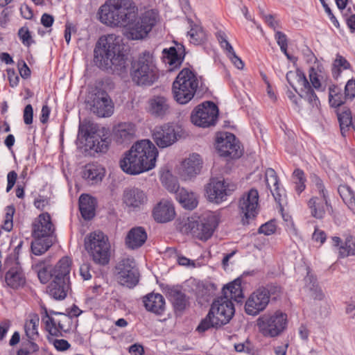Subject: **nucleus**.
I'll return each instance as SVG.
<instances>
[{
	"instance_id": "f257e3e1",
	"label": "nucleus",
	"mask_w": 355,
	"mask_h": 355,
	"mask_svg": "<svg viewBox=\"0 0 355 355\" xmlns=\"http://www.w3.org/2000/svg\"><path fill=\"white\" fill-rule=\"evenodd\" d=\"M100 21L112 27H125L128 37L140 40L146 37L156 24L157 14L146 11L138 17V8L132 0H107L98 12Z\"/></svg>"
},
{
	"instance_id": "f03ea898",
	"label": "nucleus",
	"mask_w": 355,
	"mask_h": 355,
	"mask_svg": "<svg viewBox=\"0 0 355 355\" xmlns=\"http://www.w3.org/2000/svg\"><path fill=\"white\" fill-rule=\"evenodd\" d=\"M94 54V61L101 69L118 74L125 71V55L121 51L120 39L115 34L101 36L96 44Z\"/></svg>"
},
{
	"instance_id": "7ed1b4c3",
	"label": "nucleus",
	"mask_w": 355,
	"mask_h": 355,
	"mask_svg": "<svg viewBox=\"0 0 355 355\" xmlns=\"http://www.w3.org/2000/svg\"><path fill=\"white\" fill-rule=\"evenodd\" d=\"M158 150L147 139L137 141L127 151L120 160V167L130 175H138L155 166Z\"/></svg>"
},
{
	"instance_id": "20e7f679",
	"label": "nucleus",
	"mask_w": 355,
	"mask_h": 355,
	"mask_svg": "<svg viewBox=\"0 0 355 355\" xmlns=\"http://www.w3.org/2000/svg\"><path fill=\"white\" fill-rule=\"evenodd\" d=\"M31 251L35 255L46 252L56 241L55 227L48 213H43L35 219L32 225Z\"/></svg>"
},
{
	"instance_id": "39448f33",
	"label": "nucleus",
	"mask_w": 355,
	"mask_h": 355,
	"mask_svg": "<svg viewBox=\"0 0 355 355\" xmlns=\"http://www.w3.org/2000/svg\"><path fill=\"white\" fill-rule=\"evenodd\" d=\"M234 307L231 300L218 297L212 302L207 316L197 327L199 332H205L210 328L218 329L230 322L234 314Z\"/></svg>"
},
{
	"instance_id": "423d86ee",
	"label": "nucleus",
	"mask_w": 355,
	"mask_h": 355,
	"mask_svg": "<svg viewBox=\"0 0 355 355\" xmlns=\"http://www.w3.org/2000/svg\"><path fill=\"white\" fill-rule=\"evenodd\" d=\"M130 75L132 82L138 86H150L158 78L157 69L152 53L145 51L131 63Z\"/></svg>"
},
{
	"instance_id": "0eeeda50",
	"label": "nucleus",
	"mask_w": 355,
	"mask_h": 355,
	"mask_svg": "<svg viewBox=\"0 0 355 355\" xmlns=\"http://www.w3.org/2000/svg\"><path fill=\"white\" fill-rule=\"evenodd\" d=\"M218 220L216 216L211 212H206L200 217L191 216L184 219L180 223V231L191 234L193 236L207 241L213 234Z\"/></svg>"
},
{
	"instance_id": "6e6552de",
	"label": "nucleus",
	"mask_w": 355,
	"mask_h": 355,
	"mask_svg": "<svg viewBox=\"0 0 355 355\" xmlns=\"http://www.w3.org/2000/svg\"><path fill=\"white\" fill-rule=\"evenodd\" d=\"M198 87V80L196 75L188 68L183 69L173 83L174 99L180 104H186L190 101Z\"/></svg>"
},
{
	"instance_id": "1a4fd4ad",
	"label": "nucleus",
	"mask_w": 355,
	"mask_h": 355,
	"mask_svg": "<svg viewBox=\"0 0 355 355\" xmlns=\"http://www.w3.org/2000/svg\"><path fill=\"white\" fill-rule=\"evenodd\" d=\"M85 248L96 263L105 266L109 263L110 245L103 232H94L87 235L85 238Z\"/></svg>"
},
{
	"instance_id": "9d476101",
	"label": "nucleus",
	"mask_w": 355,
	"mask_h": 355,
	"mask_svg": "<svg viewBox=\"0 0 355 355\" xmlns=\"http://www.w3.org/2000/svg\"><path fill=\"white\" fill-rule=\"evenodd\" d=\"M103 130L98 129L96 124L83 120L80 122L78 138L85 141V146L96 152H105L108 148L107 137H103Z\"/></svg>"
},
{
	"instance_id": "9b49d317",
	"label": "nucleus",
	"mask_w": 355,
	"mask_h": 355,
	"mask_svg": "<svg viewBox=\"0 0 355 355\" xmlns=\"http://www.w3.org/2000/svg\"><path fill=\"white\" fill-rule=\"evenodd\" d=\"M286 80L290 85L298 94L300 98L306 101L311 108H318L320 101L304 73L300 69L290 71L286 73Z\"/></svg>"
},
{
	"instance_id": "f8f14e48",
	"label": "nucleus",
	"mask_w": 355,
	"mask_h": 355,
	"mask_svg": "<svg viewBox=\"0 0 355 355\" xmlns=\"http://www.w3.org/2000/svg\"><path fill=\"white\" fill-rule=\"evenodd\" d=\"M287 315L280 311L273 314H265L257 320L259 331L265 336L275 337L286 327Z\"/></svg>"
},
{
	"instance_id": "ddd939ff",
	"label": "nucleus",
	"mask_w": 355,
	"mask_h": 355,
	"mask_svg": "<svg viewBox=\"0 0 355 355\" xmlns=\"http://www.w3.org/2000/svg\"><path fill=\"white\" fill-rule=\"evenodd\" d=\"M87 103L90 111L98 117H110L114 113V103L103 89H96L91 92Z\"/></svg>"
},
{
	"instance_id": "4468645a",
	"label": "nucleus",
	"mask_w": 355,
	"mask_h": 355,
	"mask_svg": "<svg viewBox=\"0 0 355 355\" xmlns=\"http://www.w3.org/2000/svg\"><path fill=\"white\" fill-rule=\"evenodd\" d=\"M218 115V107L214 103L207 101L194 108L191 114V121L196 126L208 128L216 124Z\"/></svg>"
},
{
	"instance_id": "2eb2a0df",
	"label": "nucleus",
	"mask_w": 355,
	"mask_h": 355,
	"mask_svg": "<svg viewBox=\"0 0 355 355\" xmlns=\"http://www.w3.org/2000/svg\"><path fill=\"white\" fill-rule=\"evenodd\" d=\"M116 279L124 286L132 288L139 282V271L132 258L123 259L116 266Z\"/></svg>"
},
{
	"instance_id": "dca6fc26",
	"label": "nucleus",
	"mask_w": 355,
	"mask_h": 355,
	"mask_svg": "<svg viewBox=\"0 0 355 355\" xmlns=\"http://www.w3.org/2000/svg\"><path fill=\"white\" fill-rule=\"evenodd\" d=\"M236 188L234 184L227 183L224 180L212 178L206 187V192L210 201L220 203Z\"/></svg>"
},
{
	"instance_id": "f3484780",
	"label": "nucleus",
	"mask_w": 355,
	"mask_h": 355,
	"mask_svg": "<svg viewBox=\"0 0 355 355\" xmlns=\"http://www.w3.org/2000/svg\"><path fill=\"white\" fill-rule=\"evenodd\" d=\"M239 207L243 215V223L248 224L250 219L254 218L258 214L259 193L256 189H250L239 200Z\"/></svg>"
},
{
	"instance_id": "a211bd4d",
	"label": "nucleus",
	"mask_w": 355,
	"mask_h": 355,
	"mask_svg": "<svg viewBox=\"0 0 355 355\" xmlns=\"http://www.w3.org/2000/svg\"><path fill=\"white\" fill-rule=\"evenodd\" d=\"M216 149L220 156L230 159L239 158L242 154L240 146L232 133H225L217 138Z\"/></svg>"
},
{
	"instance_id": "6ab92c4d",
	"label": "nucleus",
	"mask_w": 355,
	"mask_h": 355,
	"mask_svg": "<svg viewBox=\"0 0 355 355\" xmlns=\"http://www.w3.org/2000/svg\"><path fill=\"white\" fill-rule=\"evenodd\" d=\"M179 137H180L179 128L169 124L156 127L153 131L154 141L162 148L171 146Z\"/></svg>"
},
{
	"instance_id": "aec40b11",
	"label": "nucleus",
	"mask_w": 355,
	"mask_h": 355,
	"mask_svg": "<svg viewBox=\"0 0 355 355\" xmlns=\"http://www.w3.org/2000/svg\"><path fill=\"white\" fill-rule=\"evenodd\" d=\"M269 303L265 289L261 287L255 290L248 298L245 311L248 315H257L264 311Z\"/></svg>"
},
{
	"instance_id": "412c9836",
	"label": "nucleus",
	"mask_w": 355,
	"mask_h": 355,
	"mask_svg": "<svg viewBox=\"0 0 355 355\" xmlns=\"http://www.w3.org/2000/svg\"><path fill=\"white\" fill-rule=\"evenodd\" d=\"M202 159L200 155L191 153L181 163L180 173L184 178H192L200 172Z\"/></svg>"
},
{
	"instance_id": "4be33fe9",
	"label": "nucleus",
	"mask_w": 355,
	"mask_h": 355,
	"mask_svg": "<svg viewBox=\"0 0 355 355\" xmlns=\"http://www.w3.org/2000/svg\"><path fill=\"white\" fill-rule=\"evenodd\" d=\"M265 181L267 187L270 189L275 200L279 205L286 196L285 190L279 186V180L275 171L268 168L265 172Z\"/></svg>"
},
{
	"instance_id": "5701e85b",
	"label": "nucleus",
	"mask_w": 355,
	"mask_h": 355,
	"mask_svg": "<svg viewBox=\"0 0 355 355\" xmlns=\"http://www.w3.org/2000/svg\"><path fill=\"white\" fill-rule=\"evenodd\" d=\"M149 113L157 118H163L171 112L169 99L164 96H153L148 101Z\"/></svg>"
},
{
	"instance_id": "b1692460",
	"label": "nucleus",
	"mask_w": 355,
	"mask_h": 355,
	"mask_svg": "<svg viewBox=\"0 0 355 355\" xmlns=\"http://www.w3.org/2000/svg\"><path fill=\"white\" fill-rule=\"evenodd\" d=\"M153 216L154 219L158 223L171 221L175 216L173 203L167 200H162L154 207Z\"/></svg>"
},
{
	"instance_id": "393cba45",
	"label": "nucleus",
	"mask_w": 355,
	"mask_h": 355,
	"mask_svg": "<svg viewBox=\"0 0 355 355\" xmlns=\"http://www.w3.org/2000/svg\"><path fill=\"white\" fill-rule=\"evenodd\" d=\"M147 200L146 193L138 188H128L123 192V202L128 207L139 209L147 202Z\"/></svg>"
},
{
	"instance_id": "a878e982",
	"label": "nucleus",
	"mask_w": 355,
	"mask_h": 355,
	"mask_svg": "<svg viewBox=\"0 0 355 355\" xmlns=\"http://www.w3.org/2000/svg\"><path fill=\"white\" fill-rule=\"evenodd\" d=\"M5 281L8 286L13 289H17L25 284V275L18 263H15L6 273Z\"/></svg>"
},
{
	"instance_id": "bb28decb",
	"label": "nucleus",
	"mask_w": 355,
	"mask_h": 355,
	"mask_svg": "<svg viewBox=\"0 0 355 355\" xmlns=\"http://www.w3.org/2000/svg\"><path fill=\"white\" fill-rule=\"evenodd\" d=\"M147 239V233L142 227L132 228L128 233L125 238V243L130 249L140 248Z\"/></svg>"
},
{
	"instance_id": "cd10ccee",
	"label": "nucleus",
	"mask_w": 355,
	"mask_h": 355,
	"mask_svg": "<svg viewBox=\"0 0 355 355\" xmlns=\"http://www.w3.org/2000/svg\"><path fill=\"white\" fill-rule=\"evenodd\" d=\"M69 290V282L59 279H53L46 288V292L55 300H61L66 297Z\"/></svg>"
},
{
	"instance_id": "c85d7f7f",
	"label": "nucleus",
	"mask_w": 355,
	"mask_h": 355,
	"mask_svg": "<svg viewBox=\"0 0 355 355\" xmlns=\"http://www.w3.org/2000/svg\"><path fill=\"white\" fill-rule=\"evenodd\" d=\"M184 46H181L178 49L175 47H170L169 49H164L163 50V59L164 62L168 64L172 68H175L180 66L184 59Z\"/></svg>"
},
{
	"instance_id": "c756f323",
	"label": "nucleus",
	"mask_w": 355,
	"mask_h": 355,
	"mask_svg": "<svg viewBox=\"0 0 355 355\" xmlns=\"http://www.w3.org/2000/svg\"><path fill=\"white\" fill-rule=\"evenodd\" d=\"M104 175L105 169L97 164H87L83 171V178L91 184L101 182Z\"/></svg>"
},
{
	"instance_id": "7c9ffc66",
	"label": "nucleus",
	"mask_w": 355,
	"mask_h": 355,
	"mask_svg": "<svg viewBox=\"0 0 355 355\" xmlns=\"http://www.w3.org/2000/svg\"><path fill=\"white\" fill-rule=\"evenodd\" d=\"M146 309L156 314H161L165 307L163 296L159 293H150L144 298Z\"/></svg>"
},
{
	"instance_id": "2f4dec72",
	"label": "nucleus",
	"mask_w": 355,
	"mask_h": 355,
	"mask_svg": "<svg viewBox=\"0 0 355 355\" xmlns=\"http://www.w3.org/2000/svg\"><path fill=\"white\" fill-rule=\"evenodd\" d=\"M96 200L88 194H82L79 198V209L85 220H90L95 215Z\"/></svg>"
},
{
	"instance_id": "473e14b6",
	"label": "nucleus",
	"mask_w": 355,
	"mask_h": 355,
	"mask_svg": "<svg viewBox=\"0 0 355 355\" xmlns=\"http://www.w3.org/2000/svg\"><path fill=\"white\" fill-rule=\"evenodd\" d=\"M135 135V126L132 123H119L114 129V135L117 142L130 141Z\"/></svg>"
},
{
	"instance_id": "72a5a7b5",
	"label": "nucleus",
	"mask_w": 355,
	"mask_h": 355,
	"mask_svg": "<svg viewBox=\"0 0 355 355\" xmlns=\"http://www.w3.org/2000/svg\"><path fill=\"white\" fill-rule=\"evenodd\" d=\"M220 297H226L227 300H234L241 302L243 298V294L241 289V280L236 279L232 282L228 284L223 288V295Z\"/></svg>"
},
{
	"instance_id": "f704fd0d",
	"label": "nucleus",
	"mask_w": 355,
	"mask_h": 355,
	"mask_svg": "<svg viewBox=\"0 0 355 355\" xmlns=\"http://www.w3.org/2000/svg\"><path fill=\"white\" fill-rule=\"evenodd\" d=\"M308 206L313 217L322 219L325 214V207H331L329 205L328 199L313 197L308 202Z\"/></svg>"
},
{
	"instance_id": "c9c22d12",
	"label": "nucleus",
	"mask_w": 355,
	"mask_h": 355,
	"mask_svg": "<svg viewBox=\"0 0 355 355\" xmlns=\"http://www.w3.org/2000/svg\"><path fill=\"white\" fill-rule=\"evenodd\" d=\"M70 266V260L68 257L61 259L52 268L53 279H59V280L69 282Z\"/></svg>"
},
{
	"instance_id": "e433bc0d",
	"label": "nucleus",
	"mask_w": 355,
	"mask_h": 355,
	"mask_svg": "<svg viewBox=\"0 0 355 355\" xmlns=\"http://www.w3.org/2000/svg\"><path fill=\"white\" fill-rule=\"evenodd\" d=\"M176 199L183 207L189 210L195 209L198 203L196 194L184 188H181L177 193Z\"/></svg>"
},
{
	"instance_id": "4c0bfd02",
	"label": "nucleus",
	"mask_w": 355,
	"mask_h": 355,
	"mask_svg": "<svg viewBox=\"0 0 355 355\" xmlns=\"http://www.w3.org/2000/svg\"><path fill=\"white\" fill-rule=\"evenodd\" d=\"M167 293L176 311H182L186 308L187 299L185 294L181 291L173 287L168 288Z\"/></svg>"
},
{
	"instance_id": "58836bf2",
	"label": "nucleus",
	"mask_w": 355,
	"mask_h": 355,
	"mask_svg": "<svg viewBox=\"0 0 355 355\" xmlns=\"http://www.w3.org/2000/svg\"><path fill=\"white\" fill-rule=\"evenodd\" d=\"M33 269L37 272V277L42 284H46L50 278L53 279L52 268L46 260L39 261L33 265Z\"/></svg>"
},
{
	"instance_id": "ea45409f",
	"label": "nucleus",
	"mask_w": 355,
	"mask_h": 355,
	"mask_svg": "<svg viewBox=\"0 0 355 355\" xmlns=\"http://www.w3.org/2000/svg\"><path fill=\"white\" fill-rule=\"evenodd\" d=\"M190 30L187 35L190 37V42L196 45L201 44L207 40V34L203 28L194 24L191 19H189Z\"/></svg>"
},
{
	"instance_id": "a19ab883",
	"label": "nucleus",
	"mask_w": 355,
	"mask_h": 355,
	"mask_svg": "<svg viewBox=\"0 0 355 355\" xmlns=\"http://www.w3.org/2000/svg\"><path fill=\"white\" fill-rule=\"evenodd\" d=\"M338 192L348 208L355 214V194L350 187L341 184L338 188Z\"/></svg>"
},
{
	"instance_id": "79ce46f5",
	"label": "nucleus",
	"mask_w": 355,
	"mask_h": 355,
	"mask_svg": "<svg viewBox=\"0 0 355 355\" xmlns=\"http://www.w3.org/2000/svg\"><path fill=\"white\" fill-rule=\"evenodd\" d=\"M337 115L340 123L341 134L343 137H345L346 133L349 130L351 125H353L351 111L349 109L344 107L341 111L338 112Z\"/></svg>"
},
{
	"instance_id": "37998d69",
	"label": "nucleus",
	"mask_w": 355,
	"mask_h": 355,
	"mask_svg": "<svg viewBox=\"0 0 355 355\" xmlns=\"http://www.w3.org/2000/svg\"><path fill=\"white\" fill-rule=\"evenodd\" d=\"M304 281L305 288L310 292L311 296L314 299L321 300L324 297V295L318 285L315 277L308 273Z\"/></svg>"
},
{
	"instance_id": "c03bdc74",
	"label": "nucleus",
	"mask_w": 355,
	"mask_h": 355,
	"mask_svg": "<svg viewBox=\"0 0 355 355\" xmlns=\"http://www.w3.org/2000/svg\"><path fill=\"white\" fill-rule=\"evenodd\" d=\"M329 103L332 107H339L341 105L344 104L345 100L347 98H349V97L346 96L345 92L343 94L341 92V89L335 85L329 87Z\"/></svg>"
},
{
	"instance_id": "a18cd8bd",
	"label": "nucleus",
	"mask_w": 355,
	"mask_h": 355,
	"mask_svg": "<svg viewBox=\"0 0 355 355\" xmlns=\"http://www.w3.org/2000/svg\"><path fill=\"white\" fill-rule=\"evenodd\" d=\"M39 323V317L37 315H33L29 320L24 324V330L28 339L35 340L38 336L37 326Z\"/></svg>"
},
{
	"instance_id": "49530a36",
	"label": "nucleus",
	"mask_w": 355,
	"mask_h": 355,
	"mask_svg": "<svg viewBox=\"0 0 355 355\" xmlns=\"http://www.w3.org/2000/svg\"><path fill=\"white\" fill-rule=\"evenodd\" d=\"M339 254L340 257H347L355 255V238L349 236L347 237L345 245L339 248Z\"/></svg>"
},
{
	"instance_id": "de8ad7c7",
	"label": "nucleus",
	"mask_w": 355,
	"mask_h": 355,
	"mask_svg": "<svg viewBox=\"0 0 355 355\" xmlns=\"http://www.w3.org/2000/svg\"><path fill=\"white\" fill-rule=\"evenodd\" d=\"M350 67V64L348 61L340 55H337L336 60L334 62V69L332 73L334 77H338L341 71V69H347Z\"/></svg>"
},
{
	"instance_id": "09e8293b",
	"label": "nucleus",
	"mask_w": 355,
	"mask_h": 355,
	"mask_svg": "<svg viewBox=\"0 0 355 355\" xmlns=\"http://www.w3.org/2000/svg\"><path fill=\"white\" fill-rule=\"evenodd\" d=\"M293 178L294 179L295 184H296V191L300 193L305 189V177L303 171L300 168H297L293 173Z\"/></svg>"
},
{
	"instance_id": "8fccbe9b",
	"label": "nucleus",
	"mask_w": 355,
	"mask_h": 355,
	"mask_svg": "<svg viewBox=\"0 0 355 355\" xmlns=\"http://www.w3.org/2000/svg\"><path fill=\"white\" fill-rule=\"evenodd\" d=\"M162 182L168 191L175 193L176 197L177 193L181 189L179 187L177 180L173 176L169 175L168 177L162 178Z\"/></svg>"
},
{
	"instance_id": "3c124183",
	"label": "nucleus",
	"mask_w": 355,
	"mask_h": 355,
	"mask_svg": "<svg viewBox=\"0 0 355 355\" xmlns=\"http://www.w3.org/2000/svg\"><path fill=\"white\" fill-rule=\"evenodd\" d=\"M46 324V329L51 336H62L61 332L59 331V329H57V321L52 317L49 316L44 321Z\"/></svg>"
},
{
	"instance_id": "603ef678",
	"label": "nucleus",
	"mask_w": 355,
	"mask_h": 355,
	"mask_svg": "<svg viewBox=\"0 0 355 355\" xmlns=\"http://www.w3.org/2000/svg\"><path fill=\"white\" fill-rule=\"evenodd\" d=\"M60 316L61 318L57 321V329H59L60 332H67L69 330L71 318L64 313L60 314Z\"/></svg>"
},
{
	"instance_id": "864d4df0",
	"label": "nucleus",
	"mask_w": 355,
	"mask_h": 355,
	"mask_svg": "<svg viewBox=\"0 0 355 355\" xmlns=\"http://www.w3.org/2000/svg\"><path fill=\"white\" fill-rule=\"evenodd\" d=\"M14 213L15 208L13 206H8L6 207V219L3 228L8 232H10L12 228V217Z\"/></svg>"
},
{
	"instance_id": "5fc2aeb1",
	"label": "nucleus",
	"mask_w": 355,
	"mask_h": 355,
	"mask_svg": "<svg viewBox=\"0 0 355 355\" xmlns=\"http://www.w3.org/2000/svg\"><path fill=\"white\" fill-rule=\"evenodd\" d=\"M18 36L21 40V42L27 46H29L33 42L31 33L27 27H21L18 31Z\"/></svg>"
},
{
	"instance_id": "6e6d98bb",
	"label": "nucleus",
	"mask_w": 355,
	"mask_h": 355,
	"mask_svg": "<svg viewBox=\"0 0 355 355\" xmlns=\"http://www.w3.org/2000/svg\"><path fill=\"white\" fill-rule=\"evenodd\" d=\"M261 288L265 289L266 296L269 300L270 297L275 299L282 292L281 287L275 284H268Z\"/></svg>"
},
{
	"instance_id": "4d7b16f0",
	"label": "nucleus",
	"mask_w": 355,
	"mask_h": 355,
	"mask_svg": "<svg viewBox=\"0 0 355 355\" xmlns=\"http://www.w3.org/2000/svg\"><path fill=\"white\" fill-rule=\"evenodd\" d=\"M276 231L275 220H270L262 225L258 230V232L265 235H271Z\"/></svg>"
},
{
	"instance_id": "13d9d810",
	"label": "nucleus",
	"mask_w": 355,
	"mask_h": 355,
	"mask_svg": "<svg viewBox=\"0 0 355 355\" xmlns=\"http://www.w3.org/2000/svg\"><path fill=\"white\" fill-rule=\"evenodd\" d=\"M261 15L262 17L264 19L266 23L272 28L275 32L277 28H280L279 22L278 20L275 19V16L272 15H267L264 13L263 10H261Z\"/></svg>"
},
{
	"instance_id": "bf43d9fd",
	"label": "nucleus",
	"mask_w": 355,
	"mask_h": 355,
	"mask_svg": "<svg viewBox=\"0 0 355 355\" xmlns=\"http://www.w3.org/2000/svg\"><path fill=\"white\" fill-rule=\"evenodd\" d=\"M309 78L312 86L315 89H319L321 87L319 75L313 67H311L309 70Z\"/></svg>"
},
{
	"instance_id": "052dcab7",
	"label": "nucleus",
	"mask_w": 355,
	"mask_h": 355,
	"mask_svg": "<svg viewBox=\"0 0 355 355\" xmlns=\"http://www.w3.org/2000/svg\"><path fill=\"white\" fill-rule=\"evenodd\" d=\"M314 182H315V187L320 193L319 198L328 199L327 191L325 189V187L324 186L322 181L318 177H315Z\"/></svg>"
},
{
	"instance_id": "680f3d73",
	"label": "nucleus",
	"mask_w": 355,
	"mask_h": 355,
	"mask_svg": "<svg viewBox=\"0 0 355 355\" xmlns=\"http://www.w3.org/2000/svg\"><path fill=\"white\" fill-rule=\"evenodd\" d=\"M33 110L31 104L27 105L24 110V121L27 125L33 123Z\"/></svg>"
},
{
	"instance_id": "e2e57ef3",
	"label": "nucleus",
	"mask_w": 355,
	"mask_h": 355,
	"mask_svg": "<svg viewBox=\"0 0 355 355\" xmlns=\"http://www.w3.org/2000/svg\"><path fill=\"white\" fill-rule=\"evenodd\" d=\"M345 92L346 96H348L349 99H352L355 97V79L348 80L345 87Z\"/></svg>"
},
{
	"instance_id": "0e129e2a",
	"label": "nucleus",
	"mask_w": 355,
	"mask_h": 355,
	"mask_svg": "<svg viewBox=\"0 0 355 355\" xmlns=\"http://www.w3.org/2000/svg\"><path fill=\"white\" fill-rule=\"evenodd\" d=\"M53 345L58 351H66L70 348V344L64 339H55L53 340Z\"/></svg>"
},
{
	"instance_id": "69168bd1",
	"label": "nucleus",
	"mask_w": 355,
	"mask_h": 355,
	"mask_svg": "<svg viewBox=\"0 0 355 355\" xmlns=\"http://www.w3.org/2000/svg\"><path fill=\"white\" fill-rule=\"evenodd\" d=\"M7 74L10 87H14L18 85L19 78L13 69H7Z\"/></svg>"
},
{
	"instance_id": "338daca9",
	"label": "nucleus",
	"mask_w": 355,
	"mask_h": 355,
	"mask_svg": "<svg viewBox=\"0 0 355 355\" xmlns=\"http://www.w3.org/2000/svg\"><path fill=\"white\" fill-rule=\"evenodd\" d=\"M17 178V174L15 171H12L8 173V174L7 175V179H8V184H7V188H6L7 192H9L12 189V187H14V185L15 184Z\"/></svg>"
},
{
	"instance_id": "774afa93",
	"label": "nucleus",
	"mask_w": 355,
	"mask_h": 355,
	"mask_svg": "<svg viewBox=\"0 0 355 355\" xmlns=\"http://www.w3.org/2000/svg\"><path fill=\"white\" fill-rule=\"evenodd\" d=\"M35 206L41 210H43L46 206L49 205V200L44 196H39L34 201Z\"/></svg>"
}]
</instances>
